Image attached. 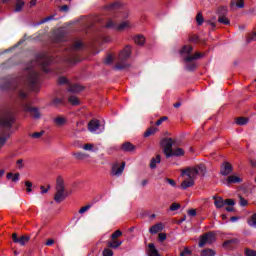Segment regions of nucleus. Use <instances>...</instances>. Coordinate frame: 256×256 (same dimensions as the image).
I'll use <instances>...</instances> for the list:
<instances>
[{
    "instance_id": "obj_43",
    "label": "nucleus",
    "mask_w": 256,
    "mask_h": 256,
    "mask_svg": "<svg viewBox=\"0 0 256 256\" xmlns=\"http://www.w3.org/2000/svg\"><path fill=\"white\" fill-rule=\"evenodd\" d=\"M48 21H55V14L45 17L38 23V25H43V23H47Z\"/></svg>"
},
{
    "instance_id": "obj_45",
    "label": "nucleus",
    "mask_w": 256,
    "mask_h": 256,
    "mask_svg": "<svg viewBox=\"0 0 256 256\" xmlns=\"http://www.w3.org/2000/svg\"><path fill=\"white\" fill-rule=\"evenodd\" d=\"M248 225L250 227H254L256 229V213L251 216V218L248 220Z\"/></svg>"
},
{
    "instance_id": "obj_57",
    "label": "nucleus",
    "mask_w": 256,
    "mask_h": 256,
    "mask_svg": "<svg viewBox=\"0 0 256 256\" xmlns=\"http://www.w3.org/2000/svg\"><path fill=\"white\" fill-rule=\"evenodd\" d=\"M90 207H91V205H89V204L86 205V206H84V207H82V208L79 210V213H80V214L87 213V211H89Z\"/></svg>"
},
{
    "instance_id": "obj_26",
    "label": "nucleus",
    "mask_w": 256,
    "mask_h": 256,
    "mask_svg": "<svg viewBox=\"0 0 256 256\" xmlns=\"http://www.w3.org/2000/svg\"><path fill=\"white\" fill-rule=\"evenodd\" d=\"M23 7H25V1L16 0L14 12L15 13H21V11H23Z\"/></svg>"
},
{
    "instance_id": "obj_60",
    "label": "nucleus",
    "mask_w": 256,
    "mask_h": 256,
    "mask_svg": "<svg viewBox=\"0 0 256 256\" xmlns=\"http://www.w3.org/2000/svg\"><path fill=\"white\" fill-rule=\"evenodd\" d=\"M83 149H84L85 151H93V144L87 143V144H85V145L83 146Z\"/></svg>"
},
{
    "instance_id": "obj_33",
    "label": "nucleus",
    "mask_w": 256,
    "mask_h": 256,
    "mask_svg": "<svg viewBox=\"0 0 256 256\" xmlns=\"http://www.w3.org/2000/svg\"><path fill=\"white\" fill-rule=\"evenodd\" d=\"M134 43H136V45H140V46L145 45V36H143V35L135 36Z\"/></svg>"
},
{
    "instance_id": "obj_53",
    "label": "nucleus",
    "mask_w": 256,
    "mask_h": 256,
    "mask_svg": "<svg viewBox=\"0 0 256 256\" xmlns=\"http://www.w3.org/2000/svg\"><path fill=\"white\" fill-rule=\"evenodd\" d=\"M103 256H113V250H111L110 248H105L102 252Z\"/></svg>"
},
{
    "instance_id": "obj_18",
    "label": "nucleus",
    "mask_w": 256,
    "mask_h": 256,
    "mask_svg": "<svg viewBox=\"0 0 256 256\" xmlns=\"http://www.w3.org/2000/svg\"><path fill=\"white\" fill-rule=\"evenodd\" d=\"M212 199L217 209H223V207H225V200L222 197L213 196Z\"/></svg>"
},
{
    "instance_id": "obj_3",
    "label": "nucleus",
    "mask_w": 256,
    "mask_h": 256,
    "mask_svg": "<svg viewBox=\"0 0 256 256\" xmlns=\"http://www.w3.org/2000/svg\"><path fill=\"white\" fill-rule=\"evenodd\" d=\"M127 17H129L127 12H116L113 18L107 22L106 28L114 29L116 31H123L127 29V27H129V21H124L119 24V21H122V19H127Z\"/></svg>"
},
{
    "instance_id": "obj_4",
    "label": "nucleus",
    "mask_w": 256,
    "mask_h": 256,
    "mask_svg": "<svg viewBox=\"0 0 256 256\" xmlns=\"http://www.w3.org/2000/svg\"><path fill=\"white\" fill-rule=\"evenodd\" d=\"M83 47L82 41H76L66 48V61L70 65L77 63L79 61V56L77 55V51H81Z\"/></svg>"
},
{
    "instance_id": "obj_54",
    "label": "nucleus",
    "mask_w": 256,
    "mask_h": 256,
    "mask_svg": "<svg viewBox=\"0 0 256 256\" xmlns=\"http://www.w3.org/2000/svg\"><path fill=\"white\" fill-rule=\"evenodd\" d=\"M18 97H20L22 101H25V99H27V94L25 93V90H19Z\"/></svg>"
},
{
    "instance_id": "obj_38",
    "label": "nucleus",
    "mask_w": 256,
    "mask_h": 256,
    "mask_svg": "<svg viewBox=\"0 0 256 256\" xmlns=\"http://www.w3.org/2000/svg\"><path fill=\"white\" fill-rule=\"evenodd\" d=\"M7 179H11L14 183L19 181V173L13 174L12 172H9L6 175Z\"/></svg>"
},
{
    "instance_id": "obj_14",
    "label": "nucleus",
    "mask_w": 256,
    "mask_h": 256,
    "mask_svg": "<svg viewBox=\"0 0 256 256\" xmlns=\"http://www.w3.org/2000/svg\"><path fill=\"white\" fill-rule=\"evenodd\" d=\"M99 127H101V122H99V120L93 119L88 123V130L90 133H97Z\"/></svg>"
},
{
    "instance_id": "obj_40",
    "label": "nucleus",
    "mask_w": 256,
    "mask_h": 256,
    "mask_svg": "<svg viewBox=\"0 0 256 256\" xmlns=\"http://www.w3.org/2000/svg\"><path fill=\"white\" fill-rule=\"evenodd\" d=\"M247 123H249V119L245 117H238L236 119V125H247Z\"/></svg>"
},
{
    "instance_id": "obj_56",
    "label": "nucleus",
    "mask_w": 256,
    "mask_h": 256,
    "mask_svg": "<svg viewBox=\"0 0 256 256\" xmlns=\"http://www.w3.org/2000/svg\"><path fill=\"white\" fill-rule=\"evenodd\" d=\"M196 169H198V174L199 173H205V165H203V164L197 165Z\"/></svg>"
},
{
    "instance_id": "obj_42",
    "label": "nucleus",
    "mask_w": 256,
    "mask_h": 256,
    "mask_svg": "<svg viewBox=\"0 0 256 256\" xmlns=\"http://www.w3.org/2000/svg\"><path fill=\"white\" fill-rule=\"evenodd\" d=\"M218 23H221L222 25H230L231 21H229L225 16H219Z\"/></svg>"
},
{
    "instance_id": "obj_23",
    "label": "nucleus",
    "mask_w": 256,
    "mask_h": 256,
    "mask_svg": "<svg viewBox=\"0 0 256 256\" xmlns=\"http://www.w3.org/2000/svg\"><path fill=\"white\" fill-rule=\"evenodd\" d=\"M148 256H160L159 251L153 243L148 244Z\"/></svg>"
},
{
    "instance_id": "obj_32",
    "label": "nucleus",
    "mask_w": 256,
    "mask_h": 256,
    "mask_svg": "<svg viewBox=\"0 0 256 256\" xmlns=\"http://www.w3.org/2000/svg\"><path fill=\"white\" fill-rule=\"evenodd\" d=\"M108 11H119L121 9V3L114 2L107 6Z\"/></svg>"
},
{
    "instance_id": "obj_47",
    "label": "nucleus",
    "mask_w": 256,
    "mask_h": 256,
    "mask_svg": "<svg viewBox=\"0 0 256 256\" xmlns=\"http://www.w3.org/2000/svg\"><path fill=\"white\" fill-rule=\"evenodd\" d=\"M188 43H199V36L196 34L190 35L188 37Z\"/></svg>"
},
{
    "instance_id": "obj_13",
    "label": "nucleus",
    "mask_w": 256,
    "mask_h": 256,
    "mask_svg": "<svg viewBox=\"0 0 256 256\" xmlns=\"http://www.w3.org/2000/svg\"><path fill=\"white\" fill-rule=\"evenodd\" d=\"M123 171H125V162H123L120 167L119 164L113 165L111 173L115 177H121V175H123Z\"/></svg>"
},
{
    "instance_id": "obj_62",
    "label": "nucleus",
    "mask_w": 256,
    "mask_h": 256,
    "mask_svg": "<svg viewBox=\"0 0 256 256\" xmlns=\"http://www.w3.org/2000/svg\"><path fill=\"white\" fill-rule=\"evenodd\" d=\"M165 239H167V234H165V233H160V234L158 235V240H159V241L163 242V241H165Z\"/></svg>"
},
{
    "instance_id": "obj_30",
    "label": "nucleus",
    "mask_w": 256,
    "mask_h": 256,
    "mask_svg": "<svg viewBox=\"0 0 256 256\" xmlns=\"http://www.w3.org/2000/svg\"><path fill=\"white\" fill-rule=\"evenodd\" d=\"M234 5H236V7H238V9H243V7H245V1L238 0V2L235 3V0H232L230 2V9H233Z\"/></svg>"
},
{
    "instance_id": "obj_39",
    "label": "nucleus",
    "mask_w": 256,
    "mask_h": 256,
    "mask_svg": "<svg viewBox=\"0 0 256 256\" xmlns=\"http://www.w3.org/2000/svg\"><path fill=\"white\" fill-rule=\"evenodd\" d=\"M45 135V131H40V132H34L32 134H29V137H32V139H41Z\"/></svg>"
},
{
    "instance_id": "obj_25",
    "label": "nucleus",
    "mask_w": 256,
    "mask_h": 256,
    "mask_svg": "<svg viewBox=\"0 0 256 256\" xmlns=\"http://www.w3.org/2000/svg\"><path fill=\"white\" fill-rule=\"evenodd\" d=\"M161 163V155H156L155 158H152L150 160V169H156L157 168V164Z\"/></svg>"
},
{
    "instance_id": "obj_20",
    "label": "nucleus",
    "mask_w": 256,
    "mask_h": 256,
    "mask_svg": "<svg viewBox=\"0 0 256 256\" xmlns=\"http://www.w3.org/2000/svg\"><path fill=\"white\" fill-rule=\"evenodd\" d=\"M160 231H163V224L161 223L155 224L149 229V233H151V235H157Z\"/></svg>"
},
{
    "instance_id": "obj_63",
    "label": "nucleus",
    "mask_w": 256,
    "mask_h": 256,
    "mask_svg": "<svg viewBox=\"0 0 256 256\" xmlns=\"http://www.w3.org/2000/svg\"><path fill=\"white\" fill-rule=\"evenodd\" d=\"M188 215L190 217H196L197 216V210H195V209L188 210Z\"/></svg>"
},
{
    "instance_id": "obj_52",
    "label": "nucleus",
    "mask_w": 256,
    "mask_h": 256,
    "mask_svg": "<svg viewBox=\"0 0 256 256\" xmlns=\"http://www.w3.org/2000/svg\"><path fill=\"white\" fill-rule=\"evenodd\" d=\"M244 253L246 256H256V251L250 248H246Z\"/></svg>"
},
{
    "instance_id": "obj_46",
    "label": "nucleus",
    "mask_w": 256,
    "mask_h": 256,
    "mask_svg": "<svg viewBox=\"0 0 256 256\" xmlns=\"http://www.w3.org/2000/svg\"><path fill=\"white\" fill-rule=\"evenodd\" d=\"M69 80L65 76H60L58 78V85H69Z\"/></svg>"
},
{
    "instance_id": "obj_9",
    "label": "nucleus",
    "mask_w": 256,
    "mask_h": 256,
    "mask_svg": "<svg viewBox=\"0 0 256 256\" xmlns=\"http://www.w3.org/2000/svg\"><path fill=\"white\" fill-rule=\"evenodd\" d=\"M211 245L212 243H215V234L213 232H207L203 234L200 238L198 247L203 248L205 245Z\"/></svg>"
},
{
    "instance_id": "obj_11",
    "label": "nucleus",
    "mask_w": 256,
    "mask_h": 256,
    "mask_svg": "<svg viewBox=\"0 0 256 256\" xmlns=\"http://www.w3.org/2000/svg\"><path fill=\"white\" fill-rule=\"evenodd\" d=\"M29 239H31V236L23 235V236H17V233L12 234V240L14 243H19L20 245L24 246L29 243Z\"/></svg>"
},
{
    "instance_id": "obj_44",
    "label": "nucleus",
    "mask_w": 256,
    "mask_h": 256,
    "mask_svg": "<svg viewBox=\"0 0 256 256\" xmlns=\"http://www.w3.org/2000/svg\"><path fill=\"white\" fill-rule=\"evenodd\" d=\"M0 89L2 91H9V89H11V82L10 81H6L3 84L0 85Z\"/></svg>"
},
{
    "instance_id": "obj_22",
    "label": "nucleus",
    "mask_w": 256,
    "mask_h": 256,
    "mask_svg": "<svg viewBox=\"0 0 256 256\" xmlns=\"http://www.w3.org/2000/svg\"><path fill=\"white\" fill-rule=\"evenodd\" d=\"M68 91L69 93H79L81 91H83V86L79 85V84H68Z\"/></svg>"
},
{
    "instance_id": "obj_37",
    "label": "nucleus",
    "mask_w": 256,
    "mask_h": 256,
    "mask_svg": "<svg viewBox=\"0 0 256 256\" xmlns=\"http://www.w3.org/2000/svg\"><path fill=\"white\" fill-rule=\"evenodd\" d=\"M237 243H239V240L237 238H233V239L224 241L223 247H230L231 245H234Z\"/></svg>"
},
{
    "instance_id": "obj_21",
    "label": "nucleus",
    "mask_w": 256,
    "mask_h": 256,
    "mask_svg": "<svg viewBox=\"0 0 256 256\" xmlns=\"http://www.w3.org/2000/svg\"><path fill=\"white\" fill-rule=\"evenodd\" d=\"M121 149L122 151L131 153V151H135V145H133L131 142H124L121 146Z\"/></svg>"
},
{
    "instance_id": "obj_29",
    "label": "nucleus",
    "mask_w": 256,
    "mask_h": 256,
    "mask_svg": "<svg viewBox=\"0 0 256 256\" xmlns=\"http://www.w3.org/2000/svg\"><path fill=\"white\" fill-rule=\"evenodd\" d=\"M72 155L78 161H83V159H87V157H89V154H87L85 152H74Z\"/></svg>"
},
{
    "instance_id": "obj_50",
    "label": "nucleus",
    "mask_w": 256,
    "mask_h": 256,
    "mask_svg": "<svg viewBox=\"0 0 256 256\" xmlns=\"http://www.w3.org/2000/svg\"><path fill=\"white\" fill-rule=\"evenodd\" d=\"M121 235H123V232H121V230H116L114 233H112L111 239L117 240V239H119V237H121Z\"/></svg>"
},
{
    "instance_id": "obj_12",
    "label": "nucleus",
    "mask_w": 256,
    "mask_h": 256,
    "mask_svg": "<svg viewBox=\"0 0 256 256\" xmlns=\"http://www.w3.org/2000/svg\"><path fill=\"white\" fill-rule=\"evenodd\" d=\"M181 175H182V177H184V175H186L187 177L195 179L197 177V175H199V169H197V167L187 168L182 171Z\"/></svg>"
},
{
    "instance_id": "obj_8",
    "label": "nucleus",
    "mask_w": 256,
    "mask_h": 256,
    "mask_svg": "<svg viewBox=\"0 0 256 256\" xmlns=\"http://www.w3.org/2000/svg\"><path fill=\"white\" fill-rule=\"evenodd\" d=\"M161 145L163 147V153L166 156V159L173 157V146L175 145V140L173 138H164L161 141Z\"/></svg>"
},
{
    "instance_id": "obj_36",
    "label": "nucleus",
    "mask_w": 256,
    "mask_h": 256,
    "mask_svg": "<svg viewBox=\"0 0 256 256\" xmlns=\"http://www.w3.org/2000/svg\"><path fill=\"white\" fill-rule=\"evenodd\" d=\"M155 133H157V128L150 127L145 131L144 137H151V135H155Z\"/></svg>"
},
{
    "instance_id": "obj_10",
    "label": "nucleus",
    "mask_w": 256,
    "mask_h": 256,
    "mask_svg": "<svg viewBox=\"0 0 256 256\" xmlns=\"http://www.w3.org/2000/svg\"><path fill=\"white\" fill-rule=\"evenodd\" d=\"M23 109L27 113H30V115H31V117H33V119H41V112H39V108L33 107L29 104H24Z\"/></svg>"
},
{
    "instance_id": "obj_1",
    "label": "nucleus",
    "mask_w": 256,
    "mask_h": 256,
    "mask_svg": "<svg viewBox=\"0 0 256 256\" xmlns=\"http://www.w3.org/2000/svg\"><path fill=\"white\" fill-rule=\"evenodd\" d=\"M53 57L46 54H38L35 60L26 68L27 83L31 91H39V72L35 71L33 67H40L44 73H49V65L53 63Z\"/></svg>"
},
{
    "instance_id": "obj_41",
    "label": "nucleus",
    "mask_w": 256,
    "mask_h": 256,
    "mask_svg": "<svg viewBox=\"0 0 256 256\" xmlns=\"http://www.w3.org/2000/svg\"><path fill=\"white\" fill-rule=\"evenodd\" d=\"M201 256H215L213 249H204L201 251Z\"/></svg>"
},
{
    "instance_id": "obj_55",
    "label": "nucleus",
    "mask_w": 256,
    "mask_h": 256,
    "mask_svg": "<svg viewBox=\"0 0 256 256\" xmlns=\"http://www.w3.org/2000/svg\"><path fill=\"white\" fill-rule=\"evenodd\" d=\"M224 205H228V207H233V205H235V200L226 199V200H224Z\"/></svg>"
},
{
    "instance_id": "obj_5",
    "label": "nucleus",
    "mask_w": 256,
    "mask_h": 256,
    "mask_svg": "<svg viewBox=\"0 0 256 256\" xmlns=\"http://www.w3.org/2000/svg\"><path fill=\"white\" fill-rule=\"evenodd\" d=\"M131 45H127L124 49L121 50L118 56V62L116 63L115 69L117 71H123V69H127L129 67V63H127V59L131 57L132 53Z\"/></svg>"
},
{
    "instance_id": "obj_27",
    "label": "nucleus",
    "mask_w": 256,
    "mask_h": 256,
    "mask_svg": "<svg viewBox=\"0 0 256 256\" xmlns=\"http://www.w3.org/2000/svg\"><path fill=\"white\" fill-rule=\"evenodd\" d=\"M54 123L58 127H63V125H65V123H67V118H65L63 116H58V117L54 118Z\"/></svg>"
},
{
    "instance_id": "obj_24",
    "label": "nucleus",
    "mask_w": 256,
    "mask_h": 256,
    "mask_svg": "<svg viewBox=\"0 0 256 256\" xmlns=\"http://www.w3.org/2000/svg\"><path fill=\"white\" fill-rule=\"evenodd\" d=\"M228 185H233L235 183H241V178L235 175L228 176L226 179Z\"/></svg>"
},
{
    "instance_id": "obj_58",
    "label": "nucleus",
    "mask_w": 256,
    "mask_h": 256,
    "mask_svg": "<svg viewBox=\"0 0 256 256\" xmlns=\"http://www.w3.org/2000/svg\"><path fill=\"white\" fill-rule=\"evenodd\" d=\"M25 185L27 186V189H26L27 193H31L32 191L31 188L33 187V183H31L30 181H26Z\"/></svg>"
},
{
    "instance_id": "obj_31",
    "label": "nucleus",
    "mask_w": 256,
    "mask_h": 256,
    "mask_svg": "<svg viewBox=\"0 0 256 256\" xmlns=\"http://www.w3.org/2000/svg\"><path fill=\"white\" fill-rule=\"evenodd\" d=\"M172 157H183L185 155V150L183 148H177L172 150L171 152Z\"/></svg>"
},
{
    "instance_id": "obj_59",
    "label": "nucleus",
    "mask_w": 256,
    "mask_h": 256,
    "mask_svg": "<svg viewBox=\"0 0 256 256\" xmlns=\"http://www.w3.org/2000/svg\"><path fill=\"white\" fill-rule=\"evenodd\" d=\"M240 205L241 207H247L248 202L245 198H243V196H240Z\"/></svg>"
},
{
    "instance_id": "obj_7",
    "label": "nucleus",
    "mask_w": 256,
    "mask_h": 256,
    "mask_svg": "<svg viewBox=\"0 0 256 256\" xmlns=\"http://www.w3.org/2000/svg\"><path fill=\"white\" fill-rule=\"evenodd\" d=\"M202 55L199 52H196L195 54L191 56H184L183 61L185 64V70L186 71H195L197 69V63L193 61H197V59H201Z\"/></svg>"
},
{
    "instance_id": "obj_48",
    "label": "nucleus",
    "mask_w": 256,
    "mask_h": 256,
    "mask_svg": "<svg viewBox=\"0 0 256 256\" xmlns=\"http://www.w3.org/2000/svg\"><path fill=\"white\" fill-rule=\"evenodd\" d=\"M203 21H205V18H203V14L201 12H199L196 15V23H197V25H203Z\"/></svg>"
},
{
    "instance_id": "obj_49",
    "label": "nucleus",
    "mask_w": 256,
    "mask_h": 256,
    "mask_svg": "<svg viewBox=\"0 0 256 256\" xmlns=\"http://www.w3.org/2000/svg\"><path fill=\"white\" fill-rule=\"evenodd\" d=\"M69 103H71L72 105H79V98H77L76 96H70L68 98Z\"/></svg>"
},
{
    "instance_id": "obj_16",
    "label": "nucleus",
    "mask_w": 256,
    "mask_h": 256,
    "mask_svg": "<svg viewBox=\"0 0 256 256\" xmlns=\"http://www.w3.org/2000/svg\"><path fill=\"white\" fill-rule=\"evenodd\" d=\"M180 55L183 57H189L193 53V46L191 45H184L182 46V49L179 51Z\"/></svg>"
},
{
    "instance_id": "obj_34",
    "label": "nucleus",
    "mask_w": 256,
    "mask_h": 256,
    "mask_svg": "<svg viewBox=\"0 0 256 256\" xmlns=\"http://www.w3.org/2000/svg\"><path fill=\"white\" fill-rule=\"evenodd\" d=\"M52 105L54 107H61V105H65V101L62 98L56 97L52 100Z\"/></svg>"
},
{
    "instance_id": "obj_2",
    "label": "nucleus",
    "mask_w": 256,
    "mask_h": 256,
    "mask_svg": "<svg viewBox=\"0 0 256 256\" xmlns=\"http://www.w3.org/2000/svg\"><path fill=\"white\" fill-rule=\"evenodd\" d=\"M13 123H15V115H13V113L7 112L0 116V148L3 147V145L7 143V139L11 137L9 131H11Z\"/></svg>"
},
{
    "instance_id": "obj_15",
    "label": "nucleus",
    "mask_w": 256,
    "mask_h": 256,
    "mask_svg": "<svg viewBox=\"0 0 256 256\" xmlns=\"http://www.w3.org/2000/svg\"><path fill=\"white\" fill-rule=\"evenodd\" d=\"M220 173L224 177H227V175H230V173H233V166L231 165V163L224 162L223 166L221 167Z\"/></svg>"
},
{
    "instance_id": "obj_17",
    "label": "nucleus",
    "mask_w": 256,
    "mask_h": 256,
    "mask_svg": "<svg viewBox=\"0 0 256 256\" xmlns=\"http://www.w3.org/2000/svg\"><path fill=\"white\" fill-rule=\"evenodd\" d=\"M123 245V241L121 240H112L107 242V247L109 249H119Z\"/></svg>"
},
{
    "instance_id": "obj_61",
    "label": "nucleus",
    "mask_w": 256,
    "mask_h": 256,
    "mask_svg": "<svg viewBox=\"0 0 256 256\" xmlns=\"http://www.w3.org/2000/svg\"><path fill=\"white\" fill-rule=\"evenodd\" d=\"M106 65H110V63H113V56L108 55L104 61Z\"/></svg>"
},
{
    "instance_id": "obj_51",
    "label": "nucleus",
    "mask_w": 256,
    "mask_h": 256,
    "mask_svg": "<svg viewBox=\"0 0 256 256\" xmlns=\"http://www.w3.org/2000/svg\"><path fill=\"white\" fill-rule=\"evenodd\" d=\"M179 209H181V204L179 203L174 202L170 205V211H179Z\"/></svg>"
},
{
    "instance_id": "obj_19",
    "label": "nucleus",
    "mask_w": 256,
    "mask_h": 256,
    "mask_svg": "<svg viewBox=\"0 0 256 256\" xmlns=\"http://www.w3.org/2000/svg\"><path fill=\"white\" fill-rule=\"evenodd\" d=\"M193 185H195V179L188 177V179H185L182 183H181V187L182 189H189V187H193Z\"/></svg>"
},
{
    "instance_id": "obj_6",
    "label": "nucleus",
    "mask_w": 256,
    "mask_h": 256,
    "mask_svg": "<svg viewBox=\"0 0 256 256\" xmlns=\"http://www.w3.org/2000/svg\"><path fill=\"white\" fill-rule=\"evenodd\" d=\"M69 195H71V192L65 190L63 177L58 176L56 180V194L54 196V201L61 203V201H65Z\"/></svg>"
},
{
    "instance_id": "obj_28",
    "label": "nucleus",
    "mask_w": 256,
    "mask_h": 256,
    "mask_svg": "<svg viewBox=\"0 0 256 256\" xmlns=\"http://www.w3.org/2000/svg\"><path fill=\"white\" fill-rule=\"evenodd\" d=\"M55 41L57 43H61L62 41H65V32L63 30H59L55 33Z\"/></svg>"
},
{
    "instance_id": "obj_35",
    "label": "nucleus",
    "mask_w": 256,
    "mask_h": 256,
    "mask_svg": "<svg viewBox=\"0 0 256 256\" xmlns=\"http://www.w3.org/2000/svg\"><path fill=\"white\" fill-rule=\"evenodd\" d=\"M227 13H228L227 6H221L217 10V14L219 15V17H225Z\"/></svg>"
},
{
    "instance_id": "obj_64",
    "label": "nucleus",
    "mask_w": 256,
    "mask_h": 256,
    "mask_svg": "<svg viewBox=\"0 0 256 256\" xmlns=\"http://www.w3.org/2000/svg\"><path fill=\"white\" fill-rule=\"evenodd\" d=\"M185 255H191V250H189V248H185V249L180 253V256H185Z\"/></svg>"
}]
</instances>
